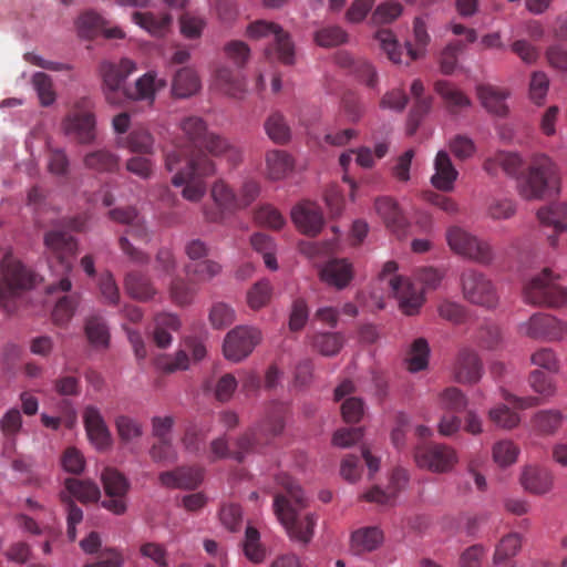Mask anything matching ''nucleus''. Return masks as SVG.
Here are the masks:
<instances>
[{
    "label": "nucleus",
    "mask_w": 567,
    "mask_h": 567,
    "mask_svg": "<svg viewBox=\"0 0 567 567\" xmlns=\"http://www.w3.org/2000/svg\"><path fill=\"white\" fill-rule=\"evenodd\" d=\"M124 288L131 298L141 302L150 301L157 295V289L152 280L146 275L136 270L125 275Z\"/></svg>",
    "instance_id": "30"
},
{
    "label": "nucleus",
    "mask_w": 567,
    "mask_h": 567,
    "mask_svg": "<svg viewBox=\"0 0 567 567\" xmlns=\"http://www.w3.org/2000/svg\"><path fill=\"white\" fill-rule=\"evenodd\" d=\"M179 127L192 146V150L175 146L172 151H179L182 157L193 158L198 154H206L207 151L214 156H226L227 159L237 165L241 161V152L238 147L230 144L225 137L210 133L207 130L206 122L199 116H187L182 120Z\"/></svg>",
    "instance_id": "4"
},
{
    "label": "nucleus",
    "mask_w": 567,
    "mask_h": 567,
    "mask_svg": "<svg viewBox=\"0 0 567 567\" xmlns=\"http://www.w3.org/2000/svg\"><path fill=\"white\" fill-rule=\"evenodd\" d=\"M165 167L168 172H176L172 184L176 187L184 186L182 195L189 202H199L204 197L206 184L203 178L215 173V164L207 154L186 158L182 157L179 151L166 152Z\"/></svg>",
    "instance_id": "3"
},
{
    "label": "nucleus",
    "mask_w": 567,
    "mask_h": 567,
    "mask_svg": "<svg viewBox=\"0 0 567 567\" xmlns=\"http://www.w3.org/2000/svg\"><path fill=\"white\" fill-rule=\"evenodd\" d=\"M537 218L542 225L553 227L556 234L563 233L567 228V202L539 208Z\"/></svg>",
    "instance_id": "35"
},
{
    "label": "nucleus",
    "mask_w": 567,
    "mask_h": 567,
    "mask_svg": "<svg viewBox=\"0 0 567 567\" xmlns=\"http://www.w3.org/2000/svg\"><path fill=\"white\" fill-rule=\"evenodd\" d=\"M320 278L337 289H343L353 278L352 265L347 259H331L321 268Z\"/></svg>",
    "instance_id": "27"
},
{
    "label": "nucleus",
    "mask_w": 567,
    "mask_h": 567,
    "mask_svg": "<svg viewBox=\"0 0 567 567\" xmlns=\"http://www.w3.org/2000/svg\"><path fill=\"white\" fill-rule=\"evenodd\" d=\"M210 196L217 208H204V216L209 223H221L226 213L239 210L237 193L224 181L214 183Z\"/></svg>",
    "instance_id": "17"
},
{
    "label": "nucleus",
    "mask_w": 567,
    "mask_h": 567,
    "mask_svg": "<svg viewBox=\"0 0 567 567\" xmlns=\"http://www.w3.org/2000/svg\"><path fill=\"white\" fill-rule=\"evenodd\" d=\"M288 408L282 402H272L267 411L266 419L261 425V432L266 435V441L269 437L279 435L285 427V415Z\"/></svg>",
    "instance_id": "42"
},
{
    "label": "nucleus",
    "mask_w": 567,
    "mask_h": 567,
    "mask_svg": "<svg viewBox=\"0 0 567 567\" xmlns=\"http://www.w3.org/2000/svg\"><path fill=\"white\" fill-rule=\"evenodd\" d=\"M524 488L533 494H546L553 487V474L543 467L527 466L522 474Z\"/></svg>",
    "instance_id": "33"
},
{
    "label": "nucleus",
    "mask_w": 567,
    "mask_h": 567,
    "mask_svg": "<svg viewBox=\"0 0 567 567\" xmlns=\"http://www.w3.org/2000/svg\"><path fill=\"white\" fill-rule=\"evenodd\" d=\"M65 493L75 497L81 503H94L101 497L100 487L92 481H81L78 478H66L64 482Z\"/></svg>",
    "instance_id": "37"
},
{
    "label": "nucleus",
    "mask_w": 567,
    "mask_h": 567,
    "mask_svg": "<svg viewBox=\"0 0 567 567\" xmlns=\"http://www.w3.org/2000/svg\"><path fill=\"white\" fill-rule=\"evenodd\" d=\"M522 542L518 534H509L503 537L496 546L494 564L499 565L511 557H514L520 549Z\"/></svg>",
    "instance_id": "61"
},
{
    "label": "nucleus",
    "mask_w": 567,
    "mask_h": 567,
    "mask_svg": "<svg viewBox=\"0 0 567 567\" xmlns=\"http://www.w3.org/2000/svg\"><path fill=\"white\" fill-rule=\"evenodd\" d=\"M414 460L419 467L433 473H447L458 462L455 449L441 443H424L415 447Z\"/></svg>",
    "instance_id": "11"
},
{
    "label": "nucleus",
    "mask_w": 567,
    "mask_h": 567,
    "mask_svg": "<svg viewBox=\"0 0 567 567\" xmlns=\"http://www.w3.org/2000/svg\"><path fill=\"white\" fill-rule=\"evenodd\" d=\"M464 50V43L460 40L449 43L441 52L439 64L443 74H452L457 65V56Z\"/></svg>",
    "instance_id": "62"
},
{
    "label": "nucleus",
    "mask_w": 567,
    "mask_h": 567,
    "mask_svg": "<svg viewBox=\"0 0 567 567\" xmlns=\"http://www.w3.org/2000/svg\"><path fill=\"white\" fill-rule=\"evenodd\" d=\"M216 82L226 94L236 99H240L246 90V83L239 72L228 66L217 69Z\"/></svg>",
    "instance_id": "40"
},
{
    "label": "nucleus",
    "mask_w": 567,
    "mask_h": 567,
    "mask_svg": "<svg viewBox=\"0 0 567 567\" xmlns=\"http://www.w3.org/2000/svg\"><path fill=\"white\" fill-rule=\"evenodd\" d=\"M492 455L498 466L506 467L517 461L519 447L511 440H501L493 445Z\"/></svg>",
    "instance_id": "52"
},
{
    "label": "nucleus",
    "mask_w": 567,
    "mask_h": 567,
    "mask_svg": "<svg viewBox=\"0 0 567 567\" xmlns=\"http://www.w3.org/2000/svg\"><path fill=\"white\" fill-rule=\"evenodd\" d=\"M434 89L451 112H457L470 105V99L449 81H436Z\"/></svg>",
    "instance_id": "41"
},
{
    "label": "nucleus",
    "mask_w": 567,
    "mask_h": 567,
    "mask_svg": "<svg viewBox=\"0 0 567 567\" xmlns=\"http://www.w3.org/2000/svg\"><path fill=\"white\" fill-rule=\"evenodd\" d=\"M247 33L250 38H269L270 43L265 49V54L268 59H277L284 64H293L295 62V45L289 34L284 31L278 24L258 20L250 23L247 28Z\"/></svg>",
    "instance_id": "8"
},
{
    "label": "nucleus",
    "mask_w": 567,
    "mask_h": 567,
    "mask_svg": "<svg viewBox=\"0 0 567 567\" xmlns=\"http://www.w3.org/2000/svg\"><path fill=\"white\" fill-rule=\"evenodd\" d=\"M388 286L405 315L413 316L417 312L423 301L419 287L401 276L389 278Z\"/></svg>",
    "instance_id": "18"
},
{
    "label": "nucleus",
    "mask_w": 567,
    "mask_h": 567,
    "mask_svg": "<svg viewBox=\"0 0 567 567\" xmlns=\"http://www.w3.org/2000/svg\"><path fill=\"white\" fill-rule=\"evenodd\" d=\"M482 373V363L474 351L464 349L455 364V379L462 383L477 382Z\"/></svg>",
    "instance_id": "32"
},
{
    "label": "nucleus",
    "mask_w": 567,
    "mask_h": 567,
    "mask_svg": "<svg viewBox=\"0 0 567 567\" xmlns=\"http://www.w3.org/2000/svg\"><path fill=\"white\" fill-rule=\"evenodd\" d=\"M272 296V287L267 279L257 281L247 291V303L252 310H259L266 307Z\"/></svg>",
    "instance_id": "55"
},
{
    "label": "nucleus",
    "mask_w": 567,
    "mask_h": 567,
    "mask_svg": "<svg viewBox=\"0 0 567 567\" xmlns=\"http://www.w3.org/2000/svg\"><path fill=\"white\" fill-rule=\"evenodd\" d=\"M374 40L379 43L380 49L388 56V59L395 63H402L403 51L395 37L390 29H379L374 33Z\"/></svg>",
    "instance_id": "47"
},
{
    "label": "nucleus",
    "mask_w": 567,
    "mask_h": 567,
    "mask_svg": "<svg viewBox=\"0 0 567 567\" xmlns=\"http://www.w3.org/2000/svg\"><path fill=\"white\" fill-rule=\"evenodd\" d=\"M22 429V416L18 409L13 408L7 411L0 420V431L6 442L11 446L16 443V437Z\"/></svg>",
    "instance_id": "53"
},
{
    "label": "nucleus",
    "mask_w": 567,
    "mask_h": 567,
    "mask_svg": "<svg viewBox=\"0 0 567 567\" xmlns=\"http://www.w3.org/2000/svg\"><path fill=\"white\" fill-rule=\"evenodd\" d=\"M265 175L270 181L285 178L295 167V161L284 150H270L265 154Z\"/></svg>",
    "instance_id": "31"
},
{
    "label": "nucleus",
    "mask_w": 567,
    "mask_h": 567,
    "mask_svg": "<svg viewBox=\"0 0 567 567\" xmlns=\"http://www.w3.org/2000/svg\"><path fill=\"white\" fill-rule=\"evenodd\" d=\"M477 95L487 112L497 116L507 115L508 107L506 105V99L509 92L506 89L483 84L477 87Z\"/></svg>",
    "instance_id": "28"
},
{
    "label": "nucleus",
    "mask_w": 567,
    "mask_h": 567,
    "mask_svg": "<svg viewBox=\"0 0 567 567\" xmlns=\"http://www.w3.org/2000/svg\"><path fill=\"white\" fill-rule=\"evenodd\" d=\"M35 275L7 251L1 260L0 302L6 301L23 290L31 289Z\"/></svg>",
    "instance_id": "9"
},
{
    "label": "nucleus",
    "mask_w": 567,
    "mask_h": 567,
    "mask_svg": "<svg viewBox=\"0 0 567 567\" xmlns=\"http://www.w3.org/2000/svg\"><path fill=\"white\" fill-rule=\"evenodd\" d=\"M429 344L423 338L414 340L411 346L408 358V368L411 372H419L427 367L429 363Z\"/></svg>",
    "instance_id": "57"
},
{
    "label": "nucleus",
    "mask_w": 567,
    "mask_h": 567,
    "mask_svg": "<svg viewBox=\"0 0 567 567\" xmlns=\"http://www.w3.org/2000/svg\"><path fill=\"white\" fill-rule=\"evenodd\" d=\"M523 166V159L519 154L508 151H498L494 155L487 157L483 164L484 171L489 175H497L502 169L508 176H516Z\"/></svg>",
    "instance_id": "25"
},
{
    "label": "nucleus",
    "mask_w": 567,
    "mask_h": 567,
    "mask_svg": "<svg viewBox=\"0 0 567 567\" xmlns=\"http://www.w3.org/2000/svg\"><path fill=\"white\" fill-rule=\"evenodd\" d=\"M257 441V434L254 431L247 432L238 439L236 444L237 449L230 453L226 440L218 437L210 443V451L214 458L230 456L241 463L245 460V455L255 449Z\"/></svg>",
    "instance_id": "23"
},
{
    "label": "nucleus",
    "mask_w": 567,
    "mask_h": 567,
    "mask_svg": "<svg viewBox=\"0 0 567 567\" xmlns=\"http://www.w3.org/2000/svg\"><path fill=\"white\" fill-rule=\"evenodd\" d=\"M402 14L400 2H380L372 11L370 21L373 24H386L393 22Z\"/></svg>",
    "instance_id": "64"
},
{
    "label": "nucleus",
    "mask_w": 567,
    "mask_h": 567,
    "mask_svg": "<svg viewBox=\"0 0 567 567\" xmlns=\"http://www.w3.org/2000/svg\"><path fill=\"white\" fill-rule=\"evenodd\" d=\"M461 284L463 295L470 302L487 308L497 303L496 290L484 274L467 269L461 276Z\"/></svg>",
    "instance_id": "14"
},
{
    "label": "nucleus",
    "mask_w": 567,
    "mask_h": 567,
    "mask_svg": "<svg viewBox=\"0 0 567 567\" xmlns=\"http://www.w3.org/2000/svg\"><path fill=\"white\" fill-rule=\"evenodd\" d=\"M162 485L171 488H196L204 478V468L200 466H181L174 471L159 474Z\"/></svg>",
    "instance_id": "21"
},
{
    "label": "nucleus",
    "mask_w": 567,
    "mask_h": 567,
    "mask_svg": "<svg viewBox=\"0 0 567 567\" xmlns=\"http://www.w3.org/2000/svg\"><path fill=\"white\" fill-rule=\"evenodd\" d=\"M85 334L94 347L106 348L110 341V332L106 322L101 316H91L85 322Z\"/></svg>",
    "instance_id": "48"
},
{
    "label": "nucleus",
    "mask_w": 567,
    "mask_h": 567,
    "mask_svg": "<svg viewBox=\"0 0 567 567\" xmlns=\"http://www.w3.org/2000/svg\"><path fill=\"white\" fill-rule=\"evenodd\" d=\"M115 427L120 440L127 444L143 434V426L140 421L128 415H118L115 419Z\"/></svg>",
    "instance_id": "56"
},
{
    "label": "nucleus",
    "mask_w": 567,
    "mask_h": 567,
    "mask_svg": "<svg viewBox=\"0 0 567 567\" xmlns=\"http://www.w3.org/2000/svg\"><path fill=\"white\" fill-rule=\"evenodd\" d=\"M374 206L388 228L393 231H399L404 228L405 219L398 204L392 198L380 197L375 200Z\"/></svg>",
    "instance_id": "38"
},
{
    "label": "nucleus",
    "mask_w": 567,
    "mask_h": 567,
    "mask_svg": "<svg viewBox=\"0 0 567 567\" xmlns=\"http://www.w3.org/2000/svg\"><path fill=\"white\" fill-rule=\"evenodd\" d=\"M383 534L377 527H367L355 530L351 536L352 549L357 553L371 551L382 542Z\"/></svg>",
    "instance_id": "44"
},
{
    "label": "nucleus",
    "mask_w": 567,
    "mask_h": 567,
    "mask_svg": "<svg viewBox=\"0 0 567 567\" xmlns=\"http://www.w3.org/2000/svg\"><path fill=\"white\" fill-rule=\"evenodd\" d=\"M565 419L566 416L560 410H539L532 416L530 427L539 436H551L559 431Z\"/></svg>",
    "instance_id": "29"
},
{
    "label": "nucleus",
    "mask_w": 567,
    "mask_h": 567,
    "mask_svg": "<svg viewBox=\"0 0 567 567\" xmlns=\"http://www.w3.org/2000/svg\"><path fill=\"white\" fill-rule=\"evenodd\" d=\"M118 156L105 148L92 151L83 158L86 168L100 173L116 171L118 168Z\"/></svg>",
    "instance_id": "43"
},
{
    "label": "nucleus",
    "mask_w": 567,
    "mask_h": 567,
    "mask_svg": "<svg viewBox=\"0 0 567 567\" xmlns=\"http://www.w3.org/2000/svg\"><path fill=\"white\" fill-rule=\"evenodd\" d=\"M277 482L284 488V493L275 495V514L286 528L289 537L306 545L313 536L317 517L312 513L302 515V511L308 505V499L292 477L288 474H280L277 476Z\"/></svg>",
    "instance_id": "1"
},
{
    "label": "nucleus",
    "mask_w": 567,
    "mask_h": 567,
    "mask_svg": "<svg viewBox=\"0 0 567 567\" xmlns=\"http://www.w3.org/2000/svg\"><path fill=\"white\" fill-rule=\"evenodd\" d=\"M135 71L136 65L130 59H122L118 63H101L100 72L105 85V97L110 104L120 105L126 97L153 101L155 92L166 85L165 80L156 79L155 73L147 72L136 81L134 91L127 93L124 82Z\"/></svg>",
    "instance_id": "2"
},
{
    "label": "nucleus",
    "mask_w": 567,
    "mask_h": 567,
    "mask_svg": "<svg viewBox=\"0 0 567 567\" xmlns=\"http://www.w3.org/2000/svg\"><path fill=\"white\" fill-rule=\"evenodd\" d=\"M105 498L101 505L114 515H123L127 511V494L131 483L118 470L105 467L101 473Z\"/></svg>",
    "instance_id": "12"
},
{
    "label": "nucleus",
    "mask_w": 567,
    "mask_h": 567,
    "mask_svg": "<svg viewBox=\"0 0 567 567\" xmlns=\"http://www.w3.org/2000/svg\"><path fill=\"white\" fill-rule=\"evenodd\" d=\"M99 296L102 303L111 307L120 305V288L112 272L104 271L101 274L97 282Z\"/></svg>",
    "instance_id": "50"
},
{
    "label": "nucleus",
    "mask_w": 567,
    "mask_h": 567,
    "mask_svg": "<svg viewBox=\"0 0 567 567\" xmlns=\"http://www.w3.org/2000/svg\"><path fill=\"white\" fill-rule=\"evenodd\" d=\"M264 127L266 134L274 143L285 145L290 141V127L281 113H271L265 121Z\"/></svg>",
    "instance_id": "46"
},
{
    "label": "nucleus",
    "mask_w": 567,
    "mask_h": 567,
    "mask_svg": "<svg viewBox=\"0 0 567 567\" xmlns=\"http://www.w3.org/2000/svg\"><path fill=\"white\" fill-rule=\"evenodd\" d=\"M208 320L214 329H225L236 320V312L225 302H215L209 310Z\"/></svg>",
    "instance_id": "58"
},
{
    "label": "nucleus",
    "mask_w": 567,
    "mask_h": 567,
    "mask_svg": "<svg viewBox=\"0 0 567 567\" xmlns=\"http://www.w3.org/2000/svg\"><path fill=\"white\" fill-rule=\"evenodd\" d=\"M409 482V473L402 467H396L392 471L388 489H381L374 486L369 489L362 497L367 502L377 503L380 505H389L395 498L396 494L405 488Z\"/></svg>",
    "instance_id": "22"
},
{
    "label": "nucleus",
    "mask_w": 567,
    "mask_h": 567,
    "mask_svg": "<svg viewBox=\"0 0 567 567\" xmlns=\"http://www.w3.org/2000/svg\"><path fill=\"white\" fill-rule=\"evenodd\" d=\"M446 241L455 254L476 262L488 264L493 258L492 248L486 241L460 226H451L446 230Z\"/></svg>",
    "instance_id": "10"
},
{
    "label": "nucleus",
    "mask_w": 567,
    "mask_h": 567,
    "mask_svg": "<svg viewBox=\"0 0 567 567\" xmlns=\"http://www.w3.org/2000/svg\"><path fill=\"white\" fill-rule=\"evenodd\" d=\"M559 275L550 268H544L524 286L523 296L527 303L561 308L567 306V288L558 282Z\"/></svg>",
    "instance_id": "7"
},
{
    "label": "nucleus",
    "mask_w": 567,
    "mask_h": 567,
    "mask_svg": "<svg viewBox=\"0 0 567 567\" xmlns=\"http://www.w3.org/2000/svg\"><path fill=\"white\" fill-rule=\"evenodd\" d=\"M126 146L134 153L153 154L154 137L146 128L137 127L126 137Z\"/></svg>",
    "instance_id": "54"
},
{
    "label": "nucleus",
    "mask_w": 567,
    "mask_h": 567,
    "mask_svg": "<svg viewBox=\"0 0 567 567\" xmlns=\"http://www.w3.org/2000/svg\"><path fill=\"white\" fill-rule=\"evenodd\" d=\"M311 344L322 355L332 357L343 347V337L338 332H320L312 337Z\"/></svg>",
    "instance_id": "49"
},
{
    "label": "nucleus",
    "mask_w": 567,
    "mask_h": 567,
    "mask_svg": "<svg viewBox=\"0 0 567 567\" xmlns=\"http://www.w3.org/2000/svg\"><path fill=\"white\" fill-rule=\"evenodd\" d=\"M261 341V331L251 326H237L227 332L223 352L227 360L240 362L246 359Z\"/></svg>",
    "instance_id": "13"
},
{
    "label": "nucleus",
    "mask_w": 567,
    "mask_h": 567,
    "mask_svg": "<svg viewBox=\"0 0 567 567\" xmlns=\"http://www.w3.org/2000/svg\"><path fill=\"white\" fill-rule=\"evenodd\" d=\"M197 291L196 284L192 279L185 280L181 277L174 278L168 288L171 300L181 307L190 305Z\"/></svg>",
    "instance_id": "45"
},
{
    "label": "nucleus",
    "mask_w": 567,
    "mask_h": 567,
    "mask_svg": "<svg viewBox=\"0 0 567 567\" xmlns=\"http://www.w3.org/2000/svg\"><path fill=\"white\" fill-rule=\"evenodd\" d=\"M185 270L188 276H193L197 281H209L220 272L221 267L214 260L204 259L186 265Z\"/></svg>",
    "instance_id": "59"
},
{
    "label": "nucleus",
    "mask_w": 567,
    "mask_h": 567,
    "mask_svg": "<svg viewBox=\"0 0 567 567\" xmlns=\"http://www.w3.org/2000/svg\"><path fill=\"white\" fill-rule=\"evenodd\" d=\"M133 21L145 29L154 37H163L169 29L172 17L167 12H140L135 11L132 16Z\"/></svg>",
    "instance_id": "34"
},
{
    "label": "nucleus",
    "mask_w": 567,
    "mask_h": 567,
    "mask_svg": "<svg viewBox=\"0 0 567 567\" xmlns=\"http://www.w3.org/2000/svg\"><path fill=\"white\" fill-rule=\"evenodd\" d=\"M559 172L555 162L546 154H535L517 179L519 195L527 199H542L549 190L558 189Z\"/></svg>",
    "instance_id": "6"
},
{
    "label": "nucleus",
    "mask_w": 567,
    "mask_h": 567,
    "mask_svg": "<svg viewBox=\"0 0 567 567\" xmlns=\"http://www.w3.org/2000/svg\"><path fill=\"white\" fill-rule=\"evenodd\" d=\"M84 227L85 220L81 217H75L68 220V230L64 228H53L44 235V245L56 258L63 275L58 282L48 286V293H54L56 291L66 292L71 290L72 284L68 275L72 270V264L69 258L75 255L78 243L69 230L83 231Z\"/></svg>",
    "instance_id": "5"
},
{
    "label": "nucleus",
    "mask_w": 567,
    "mask_h": 567,
    "mask_svg": "<svg viewBox=\"0 0 567 567\" xmlns=\"http://www.w3.org/2000/svg\"><path fill=\"white\" fill-rule=\"evenodd\" d=\"M89 104V100L85 99L76 103L75 109L62 122L65 135H74L82 144H89L95 138V116L86 110Z\"/></svg>",
    "instance_id": "15"
},
{
    "label": "nucleus",
    "mask_w": 567,
    "mask_h": 567,
    "mask_svg": "<svg viewBox=\"0 0 567 567\" xmlns=\"http://www.w3.org/2000/svg\"><path fill=\"white\" fill-rule=\"evenodd\" d=\"M296 226L308 236H316L323 226V215L320 207L312 202H302L291 212Z\"/></svg>",
    "instance_id": "20"
},
{
    "label": "nucleus",
    "mask_w": 567,
    "mask_h": 567,
    "mask_svg": "<svg viewBox=\"0 0 567 567\" xmlns=\"http://www.w3.org/2000/svg\"><path fill=\"white\" fill-rule=\"evenodd\" d=\"M200 87L196 72L189 68L179 69L173 79L172 93L176 97H189Z\"/></svg>",
    "instance_id": "36"
},
{
    "label": "nucleus",
    "mask_w": 567,
    "mask_h": 567,
    "mask_svg": "<svg viewBox=\"0 0 567 567\" xmlns=\"http://www.w3.org/2000/svg\"><path fill=\"white\" fill-rule=\"evenodd\" d=\"M79 35L84 39H93L99 34H104L106 39H123L124 31L118 27L107 28L101 16L93 11H86L81 14L76 21Z\"/></svg>",
    "instance_id": "19"
},
{
    "label": "nucleus",
    "mask_w": 567,
    "mask_h": 567,
    "mask_svg": "<svg viewBox=\"0 0 567 567\" xmlns=\"http://www.w3.org/2000/svg\"><path fill=\"white\" fill-rule=\"evenodd\" d=\"M84 426L90 441L97 447L104 449L110 445L111 434L100 410L89 405L83 412Z\"/></svg>",
    "instance_id": "24"
},
{
    "label": "nucleus",
    "mask_w": 567,
    "mask_h": 567,
    "mask_svg": "<svg viewBox=\"0 0 567 567\" xmlns=\"http://www.w3.org/2000/svg\"><path fill=\"white\" fill-rule=\"evenodd\" d=\"M519 332L532 339L555 341L567 332V324L548 313H535L519 324Z\"/></svg>",
    "instance_id": "16"
},
{
    "label": "nucleus",
    "mask_w": 567,
    "mask_h": 567,
    "mask_svg": "<svg viewBox=\"0 0 567 567\" xmlns=\"http://www.w3.org/2000/svg\"><path fill=\"white\" fill-rule=\"evenodd\" d=\"M315 41L322 48H331L348 41V33L340 27H324L315 34Z\"/></svg>",
    "instance_id": "60"
},
{
    "label": "nucleus",
    "mask_w": 567,
    "mask_h": 567,
    "mask_svg": "<svg viewBox=\"0 0 567 567\" xmlns=\"http://www.w3.org/2000/svg\"><path fill=\"white\" fill-rule=\"evenodd\" d=\"M245 556L255 564H260L266 558V549L260 544V534L252 527L247 526L244 540Z\"/></svg>",
    "instance_id": "51"
},
{
    "label": "nucleus",
    "mask_w": 567,
    "mask_h": 567,
    "mask_svg": "<svg viewBox=\"0 0 567 567\" xmlns=\"http://www.w3.org/2000/svg\"><path fill=\"white\" fill-rule=\"evenodd\" d=\"M434 169L435 173L431 177L432 185L442 192L452 190L457 179L458 172L445 151L437 152L434 159Z\"/></svg>",
    "instance_id": "26"
},
{
    "label": "nucleus",
    "mask_w": 567,
    "mask_h": 567,
    "mask_svg": "<svg viewBox=\"0 0 567 567\" xmlns=\"http://www.w3.org/2000/svg\"><path fill=\"white\" fill-rule=\"evenodd\" d=\"M413 39L414 42L406 41L405 49L409 64L411 61H416L425 55L426 47L431 41L424 21L421 18H415L413 23Z\"/></svg>",
    "instance_id": "39"
},
{
    "label": "nucleus",
    "mask_w": 567,
    "mask_h": 567,
    "mask_svg": "<svg viewBox=\"0 0 567 567\" xmlns=\"http://www.w3.org/2000/svg\"><path fill=\"white\" fill-rule=\"evenodd\" d=\"M32 84L38 93L41 105L49 106L55 101V92L51 78L43 73L37 72L32 76Z\"/></svg>",
    "instance_id": "63"
}]
</instances>
